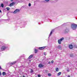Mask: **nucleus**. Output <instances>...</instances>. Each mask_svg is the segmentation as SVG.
<instances>
[{
    "mask_svg": "<svg viewBox=\"0 0 77 77\" xmlns=\"http://www.w3.org/2000/svg\"><path fill=\"white\" fill-rule=\"evenodd\" d=\"M71 27L73 30H75L77 27V25L75 24H71Z\"/></svg>",
    "mask_w": 77,
    "mask_h": 77,
    "instance_id": "nucleus-1",
    "label": "nucleus"
},
{
    "mask_svg": "<svg viewBox=\"0 0 77 77\" xmlns=\"http://www.w3.org/2000/svg\"><path fill=\"white\" fill-rule=\"evenodd\" d=\"M64 40V38L62 37L61 38L59 39L58 40V42L59 44H61V43L62 42V41H63Z\"/></svg>",
    "mask_w": 77,
    "mask_h": 77,
    "instance_id": "nucleus-2",
    "label": "nucleus"
},
{
    "mask_svg": "<svg viewBox=\"0 0 77 77\" xmlns=\"http://www.w3.org/2000/svg\"><path fill=\"white\" fill-rule=\"evenodd\" d=\"M20 10L18 9H16L14 12V14H17V13H18L20 12Z\"/></svg>",
    "mask_w": 77,
    "mask_h": 77,
    "instance_id": "nucleus-3",
    "label": "nucleus"
},
{
    "mask_svg": "<svg viewBox=\"0 0 77 77\" xmlns=\"http://www.w3.org/2000/svg\"><path fill=\"white\" fill-rule=\"evenodd\" d=\"M46 47L45 46H44L43 47H39L38 48L39 50H44L45 48Z\"/></svg>",
    "mask_w": 77,
    "mask_h": 77,
    "instance_id": "nucleus-4",
    "label": "nucleus"
},
{
    "mask_svg": "<svg viewBox=\"0 0 77 77\" xmlns=\"http://www.w3.org/2000/svg\"><path fill=\"white\" fill-rule=\"evenodd\" d=\"M6 48L5 46H2L1 48V51H3L5 50Z\"/></svg>",
    "mask_w": 77,
    "mask_h": 77,
    "instance_id": "nucleus-5",
    "label": "nucleus"
},
{
    "mask_svg": "<svg viewBox=\"0 0 77 77\" xmlns=\"http://www.w3.org/2000/svg\"><path fill=\"white\" fill-rule=\"evenodd\" d=\"M38 66L39 68H43L44 67V65L42 64H39Z\"/></svg>",
    "mask_w": 77,
    "mask_h": 77,
    "instance_id": "nucleus-6",
    "label": "nucleus"
},
{
    "mask_svg": "<svg viewBox=\"0 0 77 77\" xmlns=\"http://www.w3.org/2000/svg\"><path fill=\"white\" fill-rule=\"evenodd\" d=\"M14 5H15V3L14 2H12L10 4L9 6H10V7H11V6H12Z\"/></svg>",
    "mask_w": 77,
    "mask_h": 77,
    "instance_id": "nucleus-7",
    "label": "nucleus"
},
{
    "mask_svg": "<svg viewBox=\"0 0 77 77\" xmlns=\"http://www.w3.org/2000/svg\"><path fill=\"white\" fill-rule=\"evenodd\" d=\"M69 47L70 49H72L73 48V46L71 44L70 45H69Z\"/></svg>",
    "mask_w": 77,
    "mask_h": 77,
    "instance_id": "nucleus-8",
    "label": "nucleus"
},
{
    "mask_svg": "<svg viewBox=\"0 0 77 77\" xmlns=\"http://www.w3.org/2000/svg\"><path fill=\"white\" fill-rule=\"evenodd\" d=\"M33 55L32 54L31 55H30L29 57H28V59H31L32 57H33Z\"/></svg>",
    "mask_w": 77,
    "mask_h": 77,
    "instance_id": "nucleus-9",
    "label": "nucleus"
},
{
    "mask_svg": "<svg viewBox=\"0 0 77 77\" xmlns=\"http://www.w3.org/2000/svg\"><path fill=\"white\" fill-rule=\"evenodd\" d=\"M55 70L57 72H58L59 70V68L58 67H57L55 68Z\"/></svg>",
    "mask_w": 77,
    "mask_h": 77,
    "instance_id": "nucleus-10",
    "label": "nucleus"
},
{
    "mask_svg": "<svg viewBox=\"0 0 77 77\" xmlns=\"http://www.w3.org/2000/svg\"><path fill=\"white\" fill-rule=\"evenodd\" d=\"M54 32V30H51V31L50 34V36H51V35L52 33H53V32Z\"/></svg>",
    "mask_w": 77,
    "mask_h": 77,
    "instance_id": "nucleus-11",
    "label": "nucleus"
},
{
    "mask_svg": "<svg viewBox=\"0 0 77 77\" xmlns=\"http://www.w3.org/2000/svg\"><path fill=\"white\" fill-rule=\"evenodd\" d=\"M2 75L4 76L5 75H6V72H2Z\"/></svg>",
    "mask_w": 77,
    "mask_h": 77,
    "instance_id": "nucleus-12",
    "label": "nucleus"
},
{
    "mask_svg": "<svg viewBox=\"0 0 77 77\" xmlns=\"http://www.w3.org/2000/svg\"><path fill=\"white\" fill-rule=\"evenodd\" d=\"M61 73H62L61 72H58L57 73L58 76H59V75H60L61 74Z\"/></svg>",
    "mask_w": 77,
    "mask_h": 77,
    "instance_id": "nucleus-13",
    "label": "nucleus"
},
{
    "mask_svg": "<svg viewBox=\"0 0 77 77\" xmlns=\"http://www.w3.org/2000/svg\"><path fill=\"white\" fill-rule=\"evenodd\" d=\"M16 62H16V61L14 62L13 63H11V65H14V64H15V63H16Z\"/></svg>",
    "mask_w": 77,
    "mask_h": 77,
    "instance_id": "nucleus-14",
    "label": "nucleus"
},
{
    "mask_svg": "<svg viewBox=\"0 0 77 77\" xmlns=\"http://www.w3.org/2000/svg\"><path fill=\"white\" fill-rule=\"evenodd\" d=\"M34 52L35 53H37L38 52V50L36 49H35V50H34Z\"/></svg>",
    "mask_w": 77,
    "mask_h": 77,
    "instance_id": "nucleus-15",
    "label": "nucleus"
},
{
    "mask_svg": "<svg viewBox=\"0 0 77 77\" xmlns=\"http://www.w3.org/2000/svg\"><path fill=\"white\" fill-rule=\"evenodd\" d=\"M68 32H69V30L68 29H66L65 30V33H67Z\"/></svg>",
    "mask_w": 77,
    "mask_h": 77,
    "instance_id": "nucleus-16",
    "label": "nucleus"
},
{
    "mask_svg": "<svg viewBox=\"0 0 77 77\" xmlns=\"http://www.w3.org/2000/svg\"><path fill=\"white\" fill-rule=\"evenodd\" d=\"M6 9H7V11H9V10H10V8L9 7L6 8Z\"/></svg>",
    "mask_w": 77,
    "mask_h": 77,
    "instance_id": "nucleus-17",
    "label": "nucleus"
},
{
    "mask_svg": "<svg viewBox=\"0 0 77 77\" xmlns=\"http://www.w3.org/2000/svg\"><path fill=\"white\" fill-rule=\"evenodd\" d=\"M58 48H61V45H59L57 47Z\"/></svg>",
    "mask_w": 77,
    "mask_h": 77,
    "instance_id": "nucleus-18",
    "label": "nucleus"
},
{
    "mask_svg": "<svg viewBox=\"0 0 77 77\" xmlns=\"http://www.w3.org/2000/svg\"><path fill=\"white\" fill-rule=\"evenodd\" d=\"M1 6V7H2V8H3V7H4V5H3V4H2Z\"/></svg>",
    "mask_w": 77,
    "mask_h": 77,
    "instance_id": "nucleus-19",
    "label": "nucleus"
},
{
    "mask_svg": "<svg viewBox=\"0 0 77 77\" xmlns=\"http://www.w3.org/2000/svg\"><path fill=\"white\" fill-rule=\"evenodd\" d=\"M48 76H51V73H48Z\"/></svg>",
    "mask_w": 77,
    "mask_h": 77,
    "instance_id": "nucleus-20",
    "label": "nucleus"
},
{
    "mask_svg": "<svg viewBox=\"0 0 77 77\" xmlns=\"http://www.w3.org/2000/svg\"><path fill=\"white\" fill-rule=\"evenodd\" d=\"M33 72V69H31V71L30 72L31 73H32V72Z\"/></svg>",
    "mask_w": 77,
    "mask_h": 77,
    "instance_id": "nucleus-21",
    "label": "nucleus"
},
{
    "mask_svg": "<svg viewBox=\"0 0 77 77\" xmlns=\"http://www.w3.org/2000/svg\"><path fill=\"white\" fill-rule=\"evenodd\" d=\"M29 6H31V4H30V3L29 4Z\"/></svg>",
    "mask_w": 77,
    "mask_h": 77,
    "instance_id": "nucleus-22",
    "label": "nucleus"
},
{
    "mask_svg": "<svg viewBox=\"0 0 77 77\" xmlns=\"http://www.w3.org/2000/svg\"><path fill=\"white\" fill-rule=\"evenodd\" d=\"M54 62V61L53 60H52L51 61V63H53Z\"/></svg>",
    "mask_w": 77,
    "mask_h": 77,
    "instance_id": "nucleus-23",
    "label": "nucleus"
},
{
    "mask_svg": "<svg viewBox=\"0 0 77 77\" xmlns=\"http://www.w3.org/2000/svg\"><path fill=\"white\" fill-rule=\"evenodd\" d=\"M38 77H41V75H38Z\"/></svg>",
    "mask_w": 77,
    "mask_h": 77,
    "instance_id": "nucleus-24",
    "label": "nucleus"
},
{
    "mask_svg": "<svg viewBox=\"0 0 77 77\" xmlns=\"http://www.w3.org/2000/svg\"><path fill=\"white\" fill-rule=\"evenodd\" d=\"M45 1L46 2H49V1H50V0H45Z\"/></svg>",
    "mask_w": 77,
    "mask_h": 77,
    "instance_id": "nucleus-25",
    "label": "nucleus"
},
{
    "mask_svg": "<svg viewBox=\"0 0 77 77\" xmlns=\"http://www.w3.org/2000/svg\"><path fill=\"white\" fill-rule=\"evenodd\" d=\"M0 69H2V67H1V66H0Z\"/></svg>",
    "mask_w": 77,
    "mask_h": 77,
    "instance_id": "nucleus-26",
    "label": "nucleus"
},
{
    "mask_svg": "<svg viewBox=\"0 0 77 77\" xmlns=\"http://www.w3.org/2000/svg\"><path fill=\"white\" fill-rule=\"evenodd\" d=\"M2 75V73H1V72L0 71V75Z\"/></svg>",
    "mask_w": 77,
    "mask_h": 77,
    "instance_id": "nucleus-27",
    "label": "nucleus"
},
{
    "mask_svg": "<svg viewBox=\"0 0 77 77\" xmlns=\"http://www.w3.org/2000/svg\"><path fill=\"white\" fill-rule=\"evenodd\" d=\"M67 72H69V70H67Z\"/></svg>",
    "mask_w": 77,
    "mask_h": 77,
    "instance_id": "nucleus-28",
    "label": "nucleus"
},
{
    "mask_svg": "<svg viewBox=\"0 0 77 77\" xmlns=\"http://www.w3.org/2000/svg\"><path fill=\"white\" fill-rule=\"evenodd\" d=\"M51 63V62H50V61L49 62H48V63H49V64H50Z\"/></svg>",
    "mask_w": 77,
    "mask_h": 77,
    "instance_id": "nucleus-29",
    "label": "nucleus"
},
{
    "mask_svg": "<svg viewBox=\"0 0 77 77\" xmlns=\"http://www.w3.org/2000/svg\"><path fill=\"white\" fill-rule=\"evenodd\" d=\"M44 55H45V53H44Z\"/></svg>",
    "mask_w": 77,
    "mask_h": 77,
    "instance_id": "nucleus-30",
    "label": "nucleus"
},
{
    "mask_svg": "<svg viewBox=\"0 0 77 77\" xmlns=\"http://www.w3.org/2000/svg\"><path fill=\"white\" fill-rule=\"evenodd\" d=\"M11 2H13V0H11Z\"/></svg>",
    "mask_w": 77,
    "mask_h": 77,
    "instance_id": "nucleus-31",
    "label": "nucleus"
},
{
    "mask_svg": "<svg viewBox=\"0 0 77 77\" xmlns=\"http://www.w3.org/2000/svg\"><path fill=\"white\" fill-rule=\"evenodd\" d=\"M2 12V11H1V10H0V13Z\"/></svg>",
    "mask_w": 77,
    "mask_h": 77,
    "instance_id": "nucleus-32",
    "label": "nucleus"
},
{
    "mask_svg": "<svg viewBox=\"0 0 77 77\" xmlns=\"http://www.w3.org/2000/svg\"><path fill=\"white\" fill-rule=\"evenodd\" d=\"M68 77H70V76L68 75Z\"/></svg>",
    "mask_w": 77,
    "mask_h": 77,
    "instance_id": "nucleus-33",
    "label": "nucleus"
},
{
    "mask_svg": "<svg viewBox=\"0 0 77 77\" xmlns=\"http://www.w3.org/2000/svg\"><path fill=\"white\" fill-rule=\"evenodd\" d=\"M0 8H1V6L0 5Z\"/></svg>",
    "mask_w": 77,
    "mask_h": 77,
    "instance_id": "nucleus-34",
    "label": "nucleus"
},
{
    "mask_svg": "<svg viewBox=\"0 0 77 77\" xmlns=\"http://www.w3.org/2000/svg\"><path fill=\"white\" fill-rule=\"evenodd\" d=\"M76 48H77V46H76Z\"/></svg>",
    "mask_w": 77,
    "mask_h": 77,
    "instance_id": "nucleus-35",
    "label": "nucleus"
}]
</instances>
